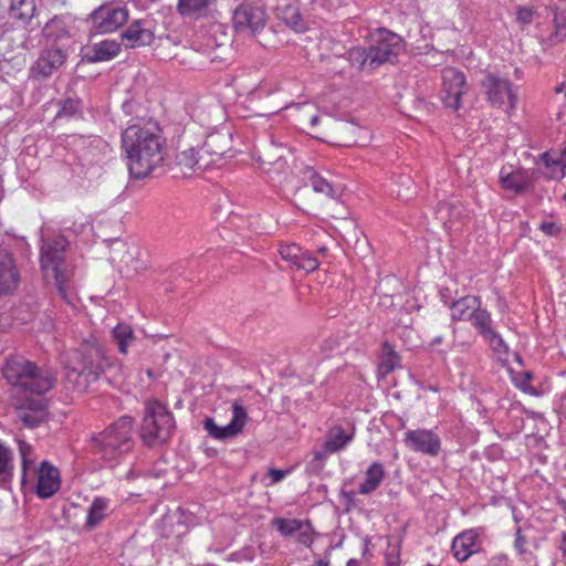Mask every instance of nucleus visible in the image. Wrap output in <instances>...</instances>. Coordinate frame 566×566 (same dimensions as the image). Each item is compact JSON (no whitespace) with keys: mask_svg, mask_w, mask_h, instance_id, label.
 Masks as SVG:
<instances>
[{"mask_svg":"<svg viewBox=\"0 0 566 566\" xmlns=\"http://www.w3.org/2000/svg\"><path fill=\"white\" fill-rule=\"evenodd\" d=\"M59 111L55 118L81 117L83 113V101L80 97L67 96L57 102Z\"/></svg>","mask_w":566,"mask_h":566,"instance_id":"35","label":"nucleus"},{"mask_svg":"<svg viewBox=\"0 0 566 566\" xmlns=\"http://www.w3.org/2000/svg\"><path fill=\"white\" fill-rule=\"evenodd\" d=\"M304 250L295 243L281 244L279 253L289 268H295Z\"/></svg>","mask_w":566,"mask_h":566,"instance_id":"39","label":"nucleus"},{"mask_svg":"<svg viewBox=\"0 0 566 566\" xmlns=\"http://www.w3.org/2000/svg\"><path fill=\"white\" fill-rule=\"evenodd\" d=\"M69 245L63 235L42 239L40 249L41 269L48 276L52 272L54 285L60 297L74 306L75 292L71 283V272L65 264V251Z\"/></svg>","mask_w":566,"mask_h":566,"instance_id":"5","label":"nucleus"},{"mask_svg":"<svg viewBox=\"0 0 566 566\" xmlns=\"http://www.w3.org/2000/svg\"><path fill=\"white\" fill-rule=\"evenodd\" d=\"M317 252H318L319 254H322V255H325V254H326V252H327V248H326V247H322V248H319V249H318V251H317Z\"/></svg>","mask_w":566,"mask_h":566,"instance_id":"62","label":"nucleus"},{"mask_svg":"<svg viewBox=\"0 0 566 566\" xmlns=\"http://www.w3.org/2000/svg\"><path fill=\"white\" fill-rule=\"evenodd\" d=\"M112 335L118 352L122 354H126L127 348L136 340L133 328L124 323L117 324L113 328Z\"/></svg>","mask_w":566,"mask_h":566,"instance_id":"36","label":"nucleus"},{"mask_svg":"<svg viewBox=\"0 0 566 566\" xmlns=\"http://www.w3.org/2000/svg\"><path fill=\"white\" fill-rule=\"evenodd\" d=\"M303 179L306 184L311 185L313 190L317 193H322L328 198H335L336 191L333 187V185L322 177L319 174H317L314 168L306 167L304 169V176Z\"/></svg>","mask_w":566,"mask_h":566,"instance_id":"30","label":"nucleus"},{"mask_svg":"<svg viewBox=\"0 0 566 566\" xmlns=\"http://www.w3.org/2000/svg\"><path fill=\"white\" fill-rule=\"evenodd\" d=\"M442 343V337L441 336H437L432 339L431 342V345H438V344H441Z\"/></svg>","mask_w":566,"mask_h":566,"instance_id":"59","label":"nucleus"},{"mask_svg":"<svg viewBox=\"0 0 566 566\" xmlns=\"http://www.w3.org/2000/svg\"><path fill=\"white\" fill-rule=\"evenodd\" d=\"M472 326L489 343L490 347L496 353H507L509 347L501 335L492 326V317L490 312L480 307L470 319Z\"/></svg>","mask_w":566,"mask_h":566,"instance_id":"18","label":"nucleus"},{"mask_svg":"<svg viewBox=\"0 0 566 566\" xmlns=\"http://www.w3.org/2000/svg\"><path fill=\"white\" fill-rule=\"evenodd\" d=\"M108 501L103 497H96L87 510V517L84 524L85 528L94 530L106 517Z\"/></svg>","mask_w":566,"mask_h":566,"instance_id":"34","label":"nucleus"},{"mask_svg":"<svg viewBox=\"0 0 566 566\" xmlns=\"http://www.w3.org/2000/svg\"><path fill=\"white\" fill-rule=\"evenodd\" d=\"M134 444V419L129 416L120 417L90 440L92 452L107 462H117L133 450Z\"/></svg>","mask_w":566,"mask_h":566,"instance_id":"4","label":"nucleus"},{"mask_svg":"<svg viewBox=\"0 0 566 566\" xmlns=\"http://www.w3.org/2000/svg\"><path fill=\"white\" fill-rule=\"evenodd\" d=\"M479 546L476 533L470 530L454 537L451 551L459 562H464L479 551Z\"/></svg>","mask_w":566,"mask_h":566,"instance_id":"24","label":"nucleus"},{"mask_svg":"<svg viewBox=\"0 0 566 566\" xmlns=\"http://www.w3.org/2000/svg\"><path fill=\"white\" fill-rule=\"evenodd\" d=\"M272 524L276 526V530L284 537L294 535L302 527V521L297 518L276 517L272 521Z\"/></svg>","mask_w":566,"mask_h":566,"instance_id":"40","label":"nucleus"},{"mask_svg":"<svg viewBox=\"0 0 566 566\" xmlns=\"http://www.w3.org/2000/svg\"><path fill=\"white\" fill-rule=\"evenodd\" d=\"M120 43L115 40H104L86 48L83 60L90 63L109 61L118 55Z\"/></svg>","mask_w":566,"mask_h":566,"instance_id":"23","label":"nucleus"},{"mask_svg":"<svg viewBox=\"0 0 566 566\" xmlns=\"http://www.w3.org/2000/svg\"><path fill=\"white\" fill-rule=\"evenodd\" d=\"M400 367V356L395 350L394 346L384 342L381 346V356L378 370L382 376H387L392 373L396 368Z\"/></svg>","mask_w":566,"mask_h":566,"instance_id":"32","label":"nucleus"},{"mask_svg":"<svg viewBox=\"0 0 566 566\" xmlns=\"http://www.w3.org/2000/svg\"><path fill=\"white\" fill-rule=\"evenodd\" d=\"M15 419L29 429L38 428L46 420V403L42 398H25L15 407Z\"/></svg>","mask_w":566,"mask_h":566,"instance_id":"17","label":"nucleus"},{"mask_svg":"<svg viewBox=\"0 0 566 566\" xmlns=\"http://www.w3.org/2000/svg\"><path fill=\"white\" fill-rule=\"evenodd\" d=\"M122 148L129 174L135 179H144L159 169L167 150L166 138L156 123L128 126L122 133Z\"/></svg>","mask_w":566,"mask_h":566,"instance_id":"1","label":"nucleus"},{"mask_svg":"<svg viewBox=\"0 0 566 566\" xmlns=\"http://www.w3.org/2000/svg\"><path fill=\"white\" fill-rule=\"evenodd\" d=\"M441 101L446 107L458 111L461 107V97L467 92V80L464 73L454 69L442 70Z\"/></svg>","mask_w":566,"mask_h":566,"instance_id":"14","label":"nucleus"},{"mask_svg":"<svg viewBox=\"0 0 566 566\" xmlns=\"http://www.w3.org/2000/svg\"><path fill=\"white\" fill-rule=\"evenodd\" d=\"M231 410L232 419L227 426H218L214 422V419L211 417H207L202 421L203 429L211 438L220 441H226L237 437L239 433L242 432L248 421L247 409L239 401L235 400L231 405Z\"/></svg>","mask_w":566,"mask_h":566,"instance_id":"10","label":"nucleus"},{"mask_svg":"<svg viewBox=\"0 0 566 566\" xmlns=\"http://www.w3.org/2000/svg\"><path fill=\"white\" fill-rule=\"evenodd\" d=\"M283 21L287 27L295 30L296 32H303L306 30L305 22L300 11L294 7H287L283 11Z\"/></svg>","mask_w":566,"mask_h":566,"instance_id":"41","label":"nucleus"},{"mask_svg":"<svg viewBox=\"0 0 566 566\" xmlns=\"http://www.w3.org/2000/svg\"><path fill=\"white\" fill-rule=\"evenodd\" d=\"M42 34L48 41H60L70 36L67 23L63 17L54 15L45 23Z\"/></svg>","mask_w":566,"mask_h":566,"instance_id":"31","label":"nucleus"},{"mask_svg":"<svg viewBox=\"0 0 566 566\" xmlns=\"http://www.w3.org/2000/svg\"><path fill=\"white\" fill-rule=\"evenodd\" d=\"M36 11L34 0H10L9 15L20 25H28Z\"/></svg>","mask_w":566,"mask_h":566,"instance_id":"27","label":"nucleus"},{"mask_svg":"<svg viewBox=\"0 0 566 566\" xmlns=\"http://www.w3.org/2000/svg\"><path fill=\"white\" fill-rule=\"evenodd\" d=\"M516 19L523 24H530L533 21V11L526 7H518Z\"/></svg>","mask_w":566,"mask_h":566,"instance_id":"49","label":"nucleus"},{"mask_svg":"<svg viewBox=\"0 0 566 566\" xmlns=\"http://www.w3.org/2000/svg\"><path fill=\"white\" fill-rule=\"evenodd\" d=\"M560 155H562V157L565 159V163H566V142H565V144H564L563 149L560 150Z\"/></svg>","mask_w":566,"mask_h":566,"instance_id":"60","label":"nucleus"},{"mask_svg":"<svg viewBox=\"0 0 566 566\" xmlns=\"http://www.w3.org/2000/svg\"><path fill=\"white\" fill-rule=\"evenodd\" d=\"M554 27H555V31L551 34L549 41L553 44H557V43L563 42L566 39V20L565 19L560 20L557 17H555Z\"/></svg>","mask_w":566,"mask_h":566,"instance_id":"44","label":"nucleus"},{"mask_svg":"<svg viewBox=\"0 0 566 566\" xmlns=\"http://www.w3.org/2000/svg\"><path fill=\"white\" fill-rule=\"evenodd\" d=\"M18 444L21 455V489L22 491H25L29 484L30 474H32L38 469L35 468L36 454L33 447L28 442L19 440Z\"/></svg>","mask_w":566,"mask_h":566,"instance_id":"26","label":"nucleus"},{"mask_svg":"<svg viewBox=\"0 0 566 566\" xmlns=\"http://www.w3.org/2000/svg\"><path fill=\"white\" fill-rule=\"evenodd\" d=\"M539 229L547 235H557L560 231V227L555 222L544 221L541 223Z\"/></svg>","mask_w":566,"mask_h":566,"instance_id":"50","label":"nucleus"},{"mask_svg":"<svg viewBox=\"0 0 566 566\" xmlns=\"http://www.w3.org/2000/svg\"><path fill=\"white\" fill-rule=\"evenodd\" d=\"M480 307L481 298L479 296L467 295L457 301H451L449 304L451 319L470 321Z\"/></svg>","mask_w":566,"mask_h":566,"instance_id":"25","label":"nucleus"},{"mask_svg":"<svg viewBox=\"0 0 566 566\" xmlns=\"http://www.w3.org/2000/svg\"><path fill=\"white\" fill-rule=\"evenodd\" d=\"M13 471L12 451L0 440V486L9 489Z\"/></svg>","mask_w":566,"mask_h":566,"instance_id":"33","label":"nucleus"},{"mask_svg":"<svg viewBox=\"0 0 566 566\" xmlns=\"http://www.w3.org/2000/svg\"><path fill=\"white\" fill-rule=\"evenodd\" d=\"M327 453H329V452L326 451L325 448H324V450H318V451L314 452L313 459L310 462V465L312 467L313 470H316V471L322 470L324 462L326 460Z\"/></svg>","mask_w":566,"mask_h":566,"instance_id":"48","label":"nucleus"},{"mask_svg":"<svg viewBox=\"0 0 566 566\" xmlns=\"http://www.w3.org/2000/svg\"><path fill=\"white\" fill-rule=\"evenodd\" d=\"M175 418L161 402L154 400L145 406L140 439L148 448L166 443L175 430Z\"/></svg>","mask_w":566,"mask_h":566,"instance_id":"7","label":"nucleus"},{"mask_svg":"<svg viewBox=\"0 0 566 566\" xmlns=\"http://www.w3.org/2000/svg\"><path fill=\"white\" fill-rule=\"evenodd\" d=\"M481 88L491 106L507 111L516 107L517 95L512 82L499 73L486 71L481 80Z\"/></svg>","mask_w":566,"mask_h":566,"instance_id":"8","label":"nucleus"},{"mask_svg":"<svg viewBox=\"0 0 566 566\" xmlns=\"http://www.w3.org/2000/svg\"><path fill=\"white\" fill-rule=\"evenodd\" d=\"M20 283V272L12 253L0 248V296L12 294Z\"/></svg>","mask_w":566,"mask_h":566,"instance_id":"19","label":"nucleus"},{"mask_svg":"<svg viewBox=\"0 0 566 566\" xmlns=\"http://www.w3.org/2000/svg\"><path fill=\"white\" fill-rule=\"evenodd\" d=\"M66 60L67 52L62 48H44L30 69L31 77L36 81L48 80L65 64Z\"/></svg>","mask_w":566,"mask_h":566,"instance_id":"13","label":"nucleus"},{"mask_svg":"<svg viewBox=\"0 0 566 566\" xmlns=\"http://www.w3.org/2000/svg\"><path fill=\"white\" fill-rule=\"evenodd\" d=\"M558 407L560 411L566 416V391L560 396Z\"/></svg>","mask_w":566,"mask_h":566,"instance_id":"55","label":"nucleus"},{"mask_svg":"<svg viewBox=\"0 0 566 566\" xmlns=\"http://www.w3.org/2000/svg\"><path fill=\"white\" fill-rule=\"evenodd\" d=\"M319 122V116L318 115H314L311 117L310 119V124H311V127H315Z\"/></svg>","mask_w":566,"mask_h":566,"instance_id":"57","label":"nucleus"},{"mask_svg":"<svg viewBox=\"0 0 566 566\" xmlns=\"http://www.w3.org/2000/svg\"><path fill=\"white\" fill-rule=\"evenodd\" d=\"M319 265L318 260L308 251H304L301 255L300 261L295 265V269L303 270L305 272H312Z\"/></svg>","mask_w":566,"mask_h":566,"instance_id":"43","label":"nucleus"},{"mask_svg":"<svg viewBox=\"0 0 566 566\" xmlns=\"http://www.w3.org/2000/svg\"><path fill=\"white\" fill-rule=\"evenodd\" d=\"M501 187L516 195L526 192L533 185L532 174L525 169L503 167L500 171Z\"/></svg>","mask_w":566,"mask_h":566,"instance_id":"20","label":"nucleus"},{"mask_svg":"<svg viewBox=\"0 0 566 566\" xmlns=\"http://www.w3.org/2000/svg\"><path fill=\"white\" fill-rule=\"evenodd\" d=\"M566 174V161H565V165H563V168H562V177H564Z\"/></svg>","mask_w":566,"mask_h":566,"instance_id":"63","label":"nucleus"},{"mask_svg":"<svg viewBox=\"0 0 566 566\" xmlns=\"http://www.w3.org/2000/svg\"><path fill=\"white\" fill-rule=\"evenodd\" d=\"M524 376H525V380H530V379H531V377H532L530 373H525V375H524Z\"/></svg>","mask_w":566,"mask_h":566,"instance_id":"64","label":"nucleus"},{"mask_svg":"<svg viewBox=\"0 0 566 566\" xmlns=\"http://www.w3.org/2000/svg\"><path fill=\"white\" fill-rule=\"evenodd\" d=\"M526 543L527 541L523 536L521 527H518L515 533L514 549L523 558V560H536V556L532 552L527 551Z\"/></svg>","mask_w":566,"mask_h":566,"instance_id":"42","label":"nucleus"},{"mask_svg":"<svg viewBox=\"0 0 566 566\" xmlns=\"http://www.w3.org/2000/svg\"><path fill=\"white\" fill-rule=\"evenodd\" d=\"M385 478V469L380 462H373L366 470V478L358 488V493L361 495L371 494L381 484Z\"/></svg>","mask_w":566,"mask_h":566,"instance_id":"29","label":"nucleus"},{"mask_svg":"<svg viewBox=\"0 0 566 566\" xmlns=\"http://www.w3.org/2000/svg\"><path fill=\"white\" fill-rule=\"evenodd\" d=\"M61 363L65 369L66 386L78 392L86 391L92 382L114 366L95 337L83 339L78 347L63 352Z\"/></svg>","mask_w":566,"mask_h":566,"instance_id":"2","label":"nucleus"},{"mask_svg":"<svg viewBox=\"0 0 566 566\" xmlns=\"http://www.w3.org/2000/svg\"><path fill=\"white\" fill-rule=\"evenodd\" d=\"M200 149L206 160H212V166L218 165L231 150V137L224 133L210 134Z\"/></svg>","mask_w":566,"mask_h":566,"instance_id":"21","label":"nucleus"},{"mask_svg":"<svg viewBox=\"0 0 566 566\" xmlns=\"http://www.w3.org/2000/svg\"><path fill=\"white\" fill-rule=\"evenodd\" d=\"M230 560L241 562L248 560L252 562L254 559V549L250 546H247L238 552H234L229 557Z\"/></svg>","mask_w":566,"mask_h":566,"instance_id":"47","label":"nucleus"},{"mask_svg":"<svg viewBox=\"0 0 566 566\" xmlns=\"http://www.w3.org/2000/svg\"><path fill=\"white\" fill-rule=\"evenodd\" d=\"M403 442L410 450L430 457H437L441 450L440 437L428 429L408 430L405 433Z\"/></svg>","mask_w":566,"mask_h":566,"instance_id":"16","label":"nucleus"},{"mask_svg":"<svg viewBox=\"0 0 566 566\" xmlns=\"http://www.w3.org/2000/svg\"><path fill=\"white\" fill-rule=\"evenodd\" d=\"M61 486L59 470L49 461H42L40 467L29 476L27 491L35 490L41 499L53 496Z\"/></svg>","mask_w":566,"mask_h":566,"instance_id":"11","label":"nucleus"},{"mask_svg":"<svg viewBox=\"0 0 566 566\" xmlns=\"http://www.w3.org/2000/svg\"><path fill=\"white\" fill-rule=\"evenodd\" d=\"M557 548L560 551L563 558L566 559V533L565 532H563L560 534V537H559V541L557 544Z\"/></svg>","mask_w":566,"mask_h":566,"instance_id":"53","label":"nucleus"},{"mask_svg":"<svg viewBox=\"0 0 566 566\" xmlns=\"http://www.w3.org/2000/svg\"><path fill=\"white\" fill-rule=\"evenodd\" d=\"M346 566H359V562L357 559L352 558L347 562Z\"/></svg>","mask_w":566,"mask_h":566,"instance_id":"58","label":"nucleus"},{"mask_svg":"<svg viewBox=\"0 0 566 566\" xmlns=\"http://www.w3.org/2000/svg\"><path fill=\"white\" fill-rule=\"evenodd\" d=\"M297 535V542L310 546L313 542V528L308 522L302 521V527L296 531L295 533Z\"/></svg>","mask_w":566,"mask_h":566,"instance_id":"45","label":"nucleus"},{"mask_svg":"<svg viewBox=\"0 0 566 566\" xmlns=\"http://www.w3.org/2000/svg\"><path fill=\"white\" fill-rule=\"evenodd\" d=\"M555 93L556 94H560V93H564L565 94V97H566V83H560L558 84L556 87H555Z\"/></svg>","mask_w":566,"mask_h":566,"instance_id":"56","label":"nucleus"},{"mask_svg":"<svg viewBox=\"0 0 566 566\" xmlns=\"http://www.w3.org/2000/svg\"><path fill=\"white\" fill-rule=\"evenodd\" d=\"M120 40L126 49L150 45L155 40L153 20H134L127 29L120 33Z\"/></svg>","mask_w":566,"mask_h":566,"instance_id":"15","label":"nucleus"},{"mask_svg":"<svg viewBox=\"0 0 566 566\" xmlns=\"http://www.w3.org/2000/svg\"><path fill=\"white\" fill-rule=\"evenodd\" d=\"M441 297H442L443 303H444L447 306H449L450 302H448V301H447L448 295H446L443 292H441Z\"/></svg>","mask_w":566,"mask_h":566,"instance_id":"61","label":"nucleus"},{"mask_svg":"<svg viewBox=\"0 0 566 566\" xmlns=\"http://www.w3.org/2000/svg\"><path fill=\"white\" fill-rule=\"evenodd\" d=\"M129 11L126 7L115 3H104L88 15L92 29L99 34L112 33L127 22Z\"/></svg>","mask_w":566,"mask_h":566,"instance_id":"9","label":"nucleus"},{"mask_svg":"<svg viewBox=\"0 0 566 566\" xmlns=\"http://www.w3.org/2000/svg\"><path fill=\"white\" fill-rule=\"evenodd\" d=\"M352 434H346L342 428H338L335 433H332L324 443V448L329 453H335L342 450L350 440Z\"/></svg>","mask_w":566,"mask_h":566,"instance_id":"38","label":"nucleus"},{"mask_svg":"<svg viewBox=\"0 0 566 566\" xmlns=\"http://www.w3.org/2000/svg\"><path fill=\"white\" fill-rule=\"evenodd\" d=\"M269 476L271 479V483L272 484H275V483H279L281 482L287 474V471H284V470H281V469H276V468H271L269 470Z\"/></svg>","mask_w":566,"mask_h":566,"instance_id":"52","label":"nucleus"},{"mask_svg":"<svg viewBox=\"0 0 566 566\" xmlns=\"http://www.w3.org/2000/svg\"><path fill=\"white\" fill-rule=\"evenodd\" d=\"M403 50L405 42L399 34L379 28L370 34L368 46L350 48L347 59L359 71H374L387 62L391 63Z\"/></svg>","mask_w":566,"mask_h":566,"instance_id":"3","label":"nucleus"},{"mask_svg":"<svg viewBox=\"0 0 566 566\" xmlns=\"http://www.w3.org/2000/svg\"><path fill=\"white\" fill-rule=\"evenodd\" d=\"M266 14L263 9L251 3H242L232 15L233 28L238 33L255 36L265 27Z\"/></svg>","mask_w":566,"mask_h":566,"instance_id":"12","label":"nucleus"},{"mask_svg":"<svg viewBox=\"0 0 566 566\" xmlns=\"http://www.w3.org/2000/svg\"><path fill=\"white\" fill-rule=\"evenodd\" d=\"M2 373L12 386L36 395L48 392L56 380L53 373L39 368L22 356L8 358Z\"/></svg>","mask_w":566,"mask_h":566,"instance_id":"6","label":"nucleus"},{"mask_svg":"<svg viewBox=\"0 0 566 566\" xmlns=\"http://www.w3.org/2000/svg\"><path fill=\"white\" fill-rule=\"evenodd\" d=\"M176 164L184 175H189L208 169L212 166V160H206V156L200 148H189L177 154Z\"/></svg>","mask_w":566,"mask_h":566,"instance_id":"22","label":"nucleus"},{"mask_svg":"<svg viewBox=\"0 0 566 566\" xmlns=\"http://www.w3.org/2000/svg\"><path fill=\"white\" fill-rule=\"evenodd\" d=\"M214 0H178L177 11L180 15L198 20L209 13Z\"/></svg>","mask_w":566,"mask_h":566,"instance_id":"28","label":"nucleus"},{"mask_svg":"<svg viewBox=\"0 0 566 566\" xmlns=\"http://www.w3.org/2000/svg\"><path fill=\"white\" fill-rule=\"evenodd\" d=\"M491 566H509L507 558L505 556L494 557L491 560Z\"/></svg>","mask_w":566,"mask_h":566,"instance_id":"54","label":"nucleus"},{"mask_svg":"<svg viewBox=\"0 0 566 566\" xmlns=\"http://www.w3.org/2000/svg\"><path fill=\"white\" fill-rule=\"evenodd\" d=\"M385 560H386L387 566H399L400 558H399V554L395 547H392L391 549L386 552Z\"/></svg>","mask_w":566,"mask_h":566,"instance_id":"51","label":"nucleus"},{"mask_svg":"<svg viewBox=\"0 0 566 566\" xmlns=\"http://www.w3.org/2000/svg\"><path fill=\"white\" fill-rule=\"evenodd\" d=\"M542 161L547 168H552L555 170H559L562 174L563 165H565V159L559 155V157L554 158L551 153L546 151L542 154Z\"/></svg>","mask_w":566,"mask_h":566,"instance_id":"46","label":"nucleus"},{"mask_svg":"<svg viewBox=\"0 0 566 566\" xmlns=\"http://www.w3.org/2000/svg\"><path fill=\"white\" fill-rule=\"evenodd\" d=\"M436 213L437 218L446 224L460 216L461 208L459 205L451 201H440L437 206Z\"/></svg>","mask_w":566,"mask_h":566,"instance_id":"37","label":"nucleus"}]
</instances>
